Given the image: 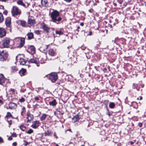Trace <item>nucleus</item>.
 <instances>
[{"label": "nucleus", "instance_id": "obj_40", "mask_svg": "<svg viewBox=\"0 0 146 146\" xmlns=\"http://www.w3.org/2000/svg\"><path fill=\"white\" fill-rule=\"evenodd\" d=\"M5 52H6L4 50H2L1 52H0V56L3 55V54H4Z\"/></svg>", "mask_w": 146, "mask_h": 146}, {"label": "nucleus", "instance_id": "obj_37", "mask_svg": "<svg viewBox=\"0 0 146 146\" xmlns=\"http://www.w3.org/2000/svg\"><path fill=\"white\" fill-rule=\"evenodd\" d=\"M9 92H11L12 93H13L15 92V90L14 89L11 88L9 90Z\"/></svg>", "mask_w": 146, "mask_h": 146}, {"label": "nucleus", "instance_id": "obj_45", "mask_svg": "<svg viewBox=\"0 0 146 146\" xmlns=\"http://www.w3.org/2000/svg\"><path fill=\"white\" fill-rule=\"evenodd\" d=\"M8 12L7 11H5L3 12V13L5 15H7V14Z\"/></svg>", "mask_w": 146, "mask_h": 146}, {"label": "nucleus", "instance_id": "obj_39", "mask_svg": "<svg viewBox=\"0 0 146 146\" xmlns=\"http://www.w3.org/2000/svg\"><path fill=\"white\" fill-rule=\"evenodd\" d=\"M23 142H24V145L26 146H27V145H28L29 144V143L27 142L25 140H24L23 141Z\"/></svg>", "mask_w": 146, "mask_h": 146}, {"label": "nucleus", "instance_id": "obj_29", "mask_svg": "<svg viewBox=\"0 0 146 146\" xmlns=\"http://www.w3.org/2000/svg\"><path fill=\"white\" fill-rule=\"evenodd\" d=\"M9 117H11L13 118V116L9 112H7V113L5 117L6 118H8Z\"/></svg>", "mask_w": 146, "mask_h": 146}, {"label": "nucleus", "instance_id": "obj_27", "mask_svg": "<svg viewBox=\"0 0 146 146\" xmlns=\"http://www.w3.org/2000/svg\"><path fill=\"white\" fill-rule=\"evenodd\" d=\"M4 20V17L2 13L0 12V23L2 22Z\"/></svg>", "mask_w": 146, "mask_h": 146}, {"label": "nucleus", "instance_id": "obj_41", "mask_svg": "<svg viewBox=\"0 0 146 146\" xmlns=\"http://www.w3.org/2000/svg\"><path fill=\"white\" fill-rule=\"evenodd\" d=\"M106 114L108 116H110L112 115V113L109 111L108 110V111L107 113Z\"/></svg>", "mask_w": 146, "mask_h": 146}, {"label": "nucleus", "instance_id": "obj_58", "mask_svg": "<svg viewBox=\"0 0 146 146\" xmlns=\"http://www.w3.org/2000/svg\"><path fill=\"white\" fill-rule=\"evenodd\" d=\"M92 9H89L88 11H89L90 12V13H92Z\"/></svg>", "mask_w": 146, "mask_h": 146}, {"label": "nucleus", "instance_id": "obj_55", "mask_svg": "<svg viewBox=\"0 0 146 146\" xmlns=\"http://www.w3.org/2000/svg\"><path fill=\"white\" fill-rule=\"evenodd\" d=\"M0 103L1 104H3V101L1 100L0 99Z\"/></svg>", "mask_w": 146, "mask_h": 146}, {"label": "nucleus", "instance_id": "obj_62", "mask_svg": "<svg viewBox=\"0 0 146 146\" xmlns=\"http://www.w3.org/2000/svg\"><path fill=\"white\" fill-rule=\"evenodd\" d=\"M21 127H23V128H26L24 126H23L22 125H21L20 126V128H21Z\"/></svg>", "mask_w": 146, "mask_h": 146}, {"label": "nucleus", "instance_id": "obj_17", "mask_svg": "<svg viewBox=\"0 0 146 146\" xmlns=\"http://www.w3.org/2000/svg\"><path fill=\"white\" fill-rule=\"evenodd\" d=\"M25 38H21L20 39V43L19 45V47H21L23 46L25 44Z\"/></svg>", "mask_w": 146, "mask_h": 146}, {"label": "nucleus", "instance_id": "obj_9", "mask_svg": "<svg viewBox=\"0 0 146 146\" xmlns=\"http://www.w3.org/2000/svg\"><path fill=\"white\" fill-rule=\"evenodd\" d=\"M8 54L7 52H5L4 54L0 56V61H4L6 60L8 58Z\"/></svg>", "mask_w": 146, "mask_h": 146}, {"label": "nucleus", "instance_id": "obj_36", "mask_svg": "<svg viewBox=\"0 0 146 146\" xmlns=\"http://www.w3.org/2000/svg\"><path fill=\"white\" fill-rule=\"evenodd\" d=\"M34 33L36 34L39 35L40 34V31L39 30H35L34 31Z\"/></svg>", "mask_w": 146, "mask_h": 146}, {"label": "nucleus", "instance_id": "obj_28", "mask_svg": "<svg viewBox=\"0 0 146 146\" xmlns=\"http://www.w3.org/2000/svg\"><path fill=\"white\" fill-rule=\"evenodd\" d=\"M21 25L23 27H26V22L24 21H21Z\"/></svg>", "mask_w": 146, "mask_h": 146}, {"label": "nucleus", "instance_id": "obj_11", "mask_svg": "<svg viewBox=\"0 0 146 146\" xmlns=\"http://www.w3.org/2000/svg\"><path fill=\"white\" fill-rule=\"evenodd\" d=\"M6 33V31L5 29L0 28V37H3L5 36Z\"/></svg>", "mask_w": 146, "mask_h": 146}, {"label": "nucleus", "instance_id": "obj_19", "mask_svg": "<svg viewBox=\"0 0 146 146\" xmlns=\"http://www.w3.org/2000/svg\"><path fill=\"white\" fill-rule=\"evenodd\" d=\"M35 20L31 19H29L28 21V24L30 26L33 25L35 23Z\"/></svg>", "mask_w": 146, "mask_h": 146}, {"label": "nucleus", "instance_id": "obj_10", "mask_svg": "<svg viewBox=\"0 0 146 146\" xmlns=\"http://www.w3.org/2000/svg\"><path fill=\"white\" fill-rule=\"evenodd\" d=\"M5 81L7 82V79L5 78L2 74H1V77H0V84L5 86L4 83Z\"/></svg>", "mask_w": 146, "mask_h": 146}, {"label": "nucleus", "instance_id": "obj_23", "mask_svg": "<svg viewBox=\"0 0 146 146\" xmlns=\"http://www.w3.org/2000/svg\"><path fill=\"white\" fill-rule=\"evenodd\" d=\"M29 50H31L32 54H33L35 52V48L34 46H30L29 48Z\"/></svg>", "mask_w": 146, "mask_h": 146}, {"label": "nucleus", "instance_id": "obj_52", "mask_svg": "<svg viewBox=\"0 0 146 146\" xmlns=\"http://www.w3.org/2000/svg\"><path fill=\"white\" fill-rule=\"evenodd\" d=\"M7 1V0H0V1L6 2Z\"/></svg>", "mask_w": 146, "mask_h": 146}, {"label": "nucleus", "instance_id": "obj_31", "mask_svg": "<svg viewBox=\"0 0 146 146\" xmlns=\"http://www.w3.org/2000/svg\"><path fill=\"white\" fill-rule=\"evenodd\" d=\"M51 134V132L49 130L46 131L44 133V135L45 136H49Z\"/></svg>", "mask_w": 146, "mask_h": 146}, {"label": "nucleus", "instance_id": "obj_5", "mask_svg": "<svg viewBox=\"0 0 146 146\" xmlns=\"http://www.w3.org/2000/svg\"><path fill=\"white\" fill-rule=\"evenodd\" d=\"M29 62L30 63H34L35 64L37 67H39L40 66L39 60L35 56H33V58H31L29 60Z\"/></svg>", "mask_w": 146, "mask_h": 146}, {"label": "nucleus", "instance_id": "obj_4", "mask_svg": "<svg viewBox=\"0 0 146 146\" xmlns=\"http://www.w3.org/2000/svg\"><path fill=\"white\" fill-rule=\"evenodd\" d=\"M5 24L6 25V29L10 32H11L12 30L11 18L7 17L6 19Z\"/></svg>", "mask_w": 146, "mask_h": 146}, {"label": "nucleus", "instance_id": "obj_33", "mask_svg": "<svg viewBox=\"0 0 146 146\" xmlns=\"http://www.w3.org/2000/svg\"><path fill=\"white\" fill-rule=\"evenodd\" d=\"M56 34H58L59 35H62L63 34L62 32V31L60 30L56 31Z\"/></svg>", "mask_w": 146, "mask_h": 146}, {"label": "nucleus", "instance_id": "obj_15", "mask_svg": "<svg viewBox=\"0 0 146 146\" xmlns=\"http://www.w3.org/2000/svg\"><path fill=\"white\" fill-rule=\"evenodd\" d=\"M19 73L21 76L25 75L26 74V69L22 68L19 72Z\"/></svg>", "mask_w": 146, "mask_h": 146}, {"label": "nucleus", "instance_id": "obj_26", "mask_svg": "<svg viewBox=\"0 0 146 146\" xmlns=\"http://www.w3.org/2000/svg\"><path fill=\"white\" fill-rule=\"evenodd\" d=\"M19 62L20 64L24 65L25 64L26 61L24 59L20 58V59Z\"/></svg>", "mask_w": 146, "mask_h": 146}, {"label": "nucleus", "instance_id": "obj_20", "mask_svg": "<svg viewBox=\"0 0 146 146\" xmlns=\"http://www.w3.org/2000/svg\"><path fill=\"white\" fill-rule=\"evenodd\" d=\"M28 36V39L29 40H30L33 38L34 35L32 33H29L27 34Z\"/></svg>", "mask_w": 146, "mask_h": 146}, {"label": "nucleus", "instance_id": "obj_38", "mask_svg": "<svg viewBox=\"0 0 146 146\" xmlns=\"http://www.w3.org/2000/svg\"><path fill=\"white\" fill-rule=\"evenodd\" d=\"M19 101L21 102H24L25 101V100L24 98H21L20 99Z\"/></svg>", "mask_w": 146, "mask_h": 146}, {"label": "nucleus", "instance_id": "obj_35", "mask_svg": "<svg viewBox=\"0 0 146 146\" xmlns=\"http://www.w3.org/2000/svg\"><path fill=\"white\" fill-rule=\"evenodd\" d=\"M25 111V107H22V111L21 112V114L22 115L23 113Z\"/></svg>", "mask_w": 146, "mask_h": 146}, {"label": "nucleus", "instance_id": "obj_32", "mask_svg": "<svg viewBox=\"0 0 146 146\" xmlns=\"http://www.w3.org/2000/svg\"><path fill=\"white\" fill-rule=\"evenodd\" d=\"M11 69L12 71H16L18 70L17 67L15 66L12 67Z\"/></svg>", "mask_w": 146, "mask_h": 146}, {"label": "nucleus", "instance_id": "obj_14", "mask_svg": "<svg viewBox=\"0 0 146 146\" xmlns=\"http://www.w3.org/2000/svg\"><path fill=\"white\" fill-rule=\"evenodd\" d=\"M9 108L11 109H15L17 107L16 104L12 102L10 103L9 104Z\"/></svg>", "mask_w": 146, "mask_h": 146}, {"label": "nucleus", "instance_id": "obj_47", "mask_svg": "<svg viewBox=\"0 0 146 146\" xmlns=\"http://www.w3.org/2000/svg\"><path fill=\"white\" fill-rule=\"evenodd\" d=\"M34 99H35V100H36V101L38 100H39V98L38 97H35Z\"/></svg>", "mask_w": 146, "mask_h": 146}, {"label": "nucleus", "instance_id": "obj_13", "mask_svg": "<svg viewBox=\"0 0 146 146\" xmlns=\"http://www.w3.org/2000/svg\"><path fill=\"white\" fill-rule=\"evenodd\" d=\"M40 123L38 121H33L31 126L33 128H37L40 125Z\"/></svg>", "mask_w": 146, "mask_h": 146}, {"label": "nucleus", "instance_id": "obj_61", "mask_svg": "<svg viewBox=\"0 0 146 146\" xmlns=\"http://www.w3.org/2000/svg\"><path fill=\"white\" fill-rule=\"evenodd\" d=\"M80 25L81 26H83L84 25V23H80Z\"/></svg>", "mask_w": 146, "mask_h": 146}, {"label": "nucleus", "instance_id": "obj_54", "mask_svg": "<svg viewBox=\"0 0 146 146\" xmlns=\"http://www.w3.org/2000/svg\"><path fill=\"white\" fill-rule=\"evenodd\" d=\"M135 142V141H134V142H132V141H131L130 142V143L131 144V145H132L133 144L134 142Z\"/></svg>", "mask_w": 146, "mask_h": 146}, {"label": "nucleus", "instance_id": "obj_60", "mask_svg": "<svg viewBox=\"0 0 146 146\" xmlns=\"http://www.w3.org/2000/svg\"><path fill=\"white\" fill-rule=\"evenodd\" d=\"M1 7H0V8L2 9H4V7H3V6H1Z\"/></svg>", "mask_w": 146, "mask_h": 146}, {"label": "nucleus", "instance_id": "obj_63", "mask_svg": "<svg viewBox=\"0 0 146 146\" xmlns=\"http://www.w3.org/2000/svg\"><path fill=\"white\" fill-rule=\"evenodd\" d=\"M135 85V84H133V88H135V87H134V85Z\"/></svg>", "mask_w": 146, "mask_h": 146}, {"label": "nucleus", "instance_id": "obj_43", "mask_svg": "<svg viewBox=\"0 0 146 146\" xmlns=\"http://www.w3.org/2000/svg\"><path fill=\"white\" fill-rule=\"evenodd\" d=\"M7 121H8V122L9 125L11 124L12 121L11 120H8Z\"/></svg>", "mask_w": 146, "mask_h": 146}, {"label": "nucleus", "instance_id": "obj_44", "mask_svg": "<svg viewBox=\"0 0 146 146\" xmlns=\"http://www.w3.org/2000/svg\"><path fill=\"white\" fill-rule=\"evenodd\" d=\"M3 138L0 137V143H2L3 142Z\"/></svg>", "mask_w": 146, "mask_h": 146}, {"label": "nucleus", "instance_id": "obj_21", "mask_svg": "<svg viewBox=\"0 0 146 146\" xmlns=\"http://www.w3.org/2000/svg\"><path fill=\"white\" fill-rule=\"evenodd\" d=\"M49 117V116L47 114H46L45 113H43L42 114V115L40 117V119L41 121H42L43 120L45 119L46 118Z\"/></svg>", "mask_w": 146, "mask_h": 146}, {"label": "nucleus", "instance_id": "obj_3", "mask_svg": "<svg viewBox=\"0 0 146 146\" xmlns=\"http://www.w3.org/2000/svg\"><path fill=\"white\" fill-rule=\"evenodd\" d=\"M49 78V79L53 83L55 82L58 79V76L56 73H52L46 76Z\"/></svg>", "mask_w": 146, "mask_h": 146}, {"label": "nucleus", "instance_id": "obj_1", "mask_svg": "<svg viewBox=\"0 0 146 146\" xmlns=\"http://www.w3.org/2000/svg\"><path fill=\"white\" fill-rule=\"evenodd\" d=\"M49 15L51 19V21L54 23L59 22L62 20L59 12L56 10H53V11L49 14Z\"/></svg>", "mask_w": 146, "mask_h": 146}, {"label": "nucleus", "instance_id": "obj_56", "mask_svg": "<svg viewBox=\"0 0 146 146\" xmlns=\"http://www.w3.org/2000/svg\"><path fill=\"white\" fill-rule=\"evenodd\" d=\"M44 63V60L42 61V60H41V63L43 64Z\"/></svg>", "mask_w": 146, "mask_h": 146}, {"label": "nucleus", "instance_id": "obj_49", "mask_svg": "<svg viewBox=\"0 0 146 146\" xmlns=\"http://www.w3.org/2000/svg\"><path fill=\"white\" fill-rule=\"evenodd\" d=\"M64 1H66L67 2L69 3L72 0H64Z\"/></svg>", "mask_w": 146, "mask_h": 146}, {"label": "nucleus", "instance_id": "obj_6", "mask_svg": "<svg viewBox=\"0 0 146 146\" xmlns=\"http://www.w3.org/2000/svg\"><path fill=\"white\" fill-rule=\"evenodd\" d=\"M3 46L4 48H8L9 47L10 40L9 38H6L3 40Z\"/></svg>", "mask_w": 146, "mask_h": 146}, {"label": "nucleus", "instance_id": "obj_64", "mask_svg": "<svg viewBox=\"0 0 146 146\" xmlns=\"http://www.w3.org/2000/svg\"><path fill=\"white\" fill-rule=\"evenodd\" d=\"M105 102H108V100H106L105 101Z\"/></svg>", "mask_w": 146, "mask_h": 146}, {"label": "nucleus", "instance_id": "obj_18", "mask_svg": "<svg viewBox=\"0 0 146 146\" xmlns=\"http://www.w3.org/2000/svg\"><path fill=\"white\" fill-rule=\"evenodd\" d=\"M107 3H106L104 5H103L101 7V10L102 12L104 13L106 10V9L107 7Z\"/></svg>", "mask_w": 146, "mask_h": 146}, {"label": "nucleus", "instance_id": "obj_16", "mask_svg": "<svg viewBox=\"0 0 146 146\" xmlns=\"http://www.w3.org/2000/svg\"><path fill=\"white\" fill-rule=\"evenodd\" d=\"M79 119V115L77 114L72 118V122L73 123H75L78 121Z\"/></svg>", "mask_w": 146, "mask_h": 146}, {"label": "nucleus", "instance_id": "obj_30", "mask_svg": "<svg viewBox=\"0 0 146 146\" xmlns=\"http://www.w3.org/2000/svg\"><path fill=\"white\" fill-rule=\"evenodd\" d=\"M115 106V104L113 103H111L109 104V107L111 108H113Z\"/></svg>", "mask_w": 146, "mask_h": 146}, {"label": "nucleus", "instance_id": "obj_12", "mask_svg": "<svg viewBox=\"0 0 146 146\" xmlns=\"http://www.w3.org/2000/svg\"><path fill=\"white\" fill-rule=\"evenodd\" d=\"M47 53H48L49 55L51 56H55L56 53L54 50L53 49H50L47 52Z\"/></svg>", "mask_w": 146, "mask_h": 146}, {"label": "nucleus", "instance_id": "obj_50", "mask_svg": "<svg viewBox=\"0 0 146 146\" xmlns=\"http://www.w3.org/2000/svg\"><path fill=\"white\" fill-rule=\"evenodd\" d=\"M138 125L139 127H141L142 126V123H139Z\"/></svg>", "mask_w": 146, "mask_h": 146}, {"label": "nucleus", "instance_id": "obj_8", "mask_svg": "<svg viewBox=\"0 0 146 146\" xmlns=\"http://www.w3.org/2000/svg\"><path fill=\"white\" fill-rule=\"evenodd\" d=\"M27 117H26V119L27 121L26 122L27 123L30 122L32 121L33 118L34 117L33 115L31 114L29 112H27Z\"/></svg>", "mask_w": 146, "mask_h": 146}, {"label": "nucleus", "instance_id": "obj_59", "mask_svg": "<svg viewBox=\"0 0 146 146\" xmlns=\"http://www.w3.org/2000/svg\"><path fill=\"white\" fill-rule=\"evenodd\" d=\"M71 131V129H68V130H66V132L67 131Z\"/></svg>", "mask_w": 146, "mask_h": 146}, {"label": "nucleus", "instance_id": "obj_22", "mask_svg": "<svg viewBox=\"0 0 146 146\" xmlns=\"http://www.w3.org/2000/svg\"><path fill=\"white\" fill-rule=\"evenodd\" d=\"M41 3L42 5L44 7H46L48 5L47 0H41Z\"/></svg>", "mask_w": 146, "mask_h": 146}, {"label": "nucleus", "instance_id": "obj_25", "mask_svg": "<svg viewBox=\"0 0 146 146\" xmlns=\"http://www.w3.org/2000/svg\"><path fill=\"white\" fill-rule=\"evenodd\" d=\"M17 2L18 5L26 7L25 4L23 3V2L21 0H18L17 1Z\"/></svg>", "mask_w": 146, "mask_h": 146}, {"label": "nucleus", "instance_id": "obj_51", "mask_svg": "<svg viewBox=\"0 0 146 146\" xmlns=\"http://www.w3.org/2000/svg\"><path fill=\"white\" fill-rule=\"evenodd\" d=\"M92 32L91 31H90V32H89V33H88V35L90 36V35H92Z\"/></svg>", "mask_w": 146, "mask_h": 146}, {"label": "nucleus", "instance_id": "obj_46", "mask_svg": "<svg viewBox=\"0 0 146 146\" xmlns=\"http://www.w3.org/2000/svg\"><path fill=\"white\" fill-rule=\"evenodd\" d=\"M8 139L9 140H12V136H10L9 137Z\"/></svg>", "mask_w": 146, "mask_h": 146}, {"label": "nucleus", "instance_id": "obj_7", "mask_svg": "<svg viewBox=\"0 0 146 146\" xmlns=\"http://www.w3.org/2000/svg\"><path fill=\"white\" fill-rule=\"evenodd\" d=\"M40 28L42 29L46 33H48L50 29V27L45 24L43 23L41 24L40 25Z\"/></svg>", "mask_w": 146, "mask_h": 146}, {"label": "nucleus", "instance_id": "obj_53", "mask_svg": "<svg viewBox=\"0 0 146 146\" xmlns=\"http://www.w3.org/2000/svg\"><path fill=\"white\" fill-rule=\"evenodd\" d=\"M54 136H55V137L56 138H58V137H57V136H56V134L55 132H54Z\"/></svg>", "mask_w": 146, "mask_h": 146}, {"label": "nucleus", "instance_id": "obj_57", "mask_svg": "<svg viewBox=\"0 0 146 146\" xmlns=\"http://www.w3.org/2000/svg\"><path fill=\"white\" fill-rule=\"evenodd\" d=\"M142 98L141 96H139V99L140 100H142Z\"/></svg>", "mask_w": 146, "mask_h": 146}, {"label": "nucleus", "instance_id": "obj_42", "mask_svg": "<svg viewBox=\"0 0 146 146\" xmlns=\"http://www.w3.org/2000/svg\"><path fill=\"white\" fill-rule=\"evenodd\" d=\"M12 136L13 137H16L17 136L16 134L15 133H13L12 134Z\"/></svg>", "mask_w": 146, "mask_h": 146}, {"label": "nucleus", "instance_id": "obj_34", "mask_svg": "<svg viewBox=\"0 0 146 146\" xmlns=\"http://www.w3.org/2000/svg\"><path fill=\"white\" fill-rule=\"evenodd\" d=\"M33 130L31 129H30L27 132V133L28 134H30L33 132Z\"/></svg>", "mask_w": 146, "mask_h": 146}, {"label": "nucleus", "instance_id": "obj_48", "mask_svg": "<svg viewBox=\"0 0 146 146\" xmlns=\"http://www.w3.org/2000/svg\"><path fill=\"white\" fill-rule=\"evenodd\" d=\"M17 143L16 142H14L13 143V145L14 146H16L17 145Z\"/></svg>", "mask_w": 146, "mask_h": 146}, {"label": "nucleus", "instance_id": "obj_24", "mask_svg": "<svg viewBox=\"0 0 146 146\" xmlns=\"http://www.w3.org/2000/svg\"><path fill=\"white\" fill-rule=\"evenodd\" d=\"M56 104L57 103L55 99H54L52 101H50L49 102V104L50 106H55Z\"/></svg>", "mask_w": 146, "mask_h": 146}, {"label": "nucleus", "instance_id": "obj_2", "mask_svg": "<svg viewBox=\"0 0 146 146\" xmlns=\"http://www.w3.org/2000/svg\"><path fill=\"white\" fill-rule=\"evenodd\" d=\"M11 14L13 16L20 15L21 14V11L17 6H13L11 9Z\"/></svg>", "mask_w": 146, "mask_h": 146}]
</instances>
